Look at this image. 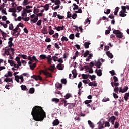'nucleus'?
Wrapping results in <instances>:
<instances>
[{
  "label": "nucleus",
  "instance_id": "1",
  "mask_svg": "<svg viewBox=\"0 0 129 129\" xmlns=\"http://www.w3.org/2000/svg\"><path fill=\"white\" fill-rule=\"evenodd\" d=\"M31 115L35 121H42L46 117V112L39 106H34L31 112Z\"/></svg>",
  "mask_w": 129,
  "mask_h": 129
},
{
  "label": "nucleus",
  "instance_id": "6",
  "mask_svg": "<svg viewBox=\"0 0 129 129\" xmlns=\"http://www.w3.org/2000/svg\"><path fill=\"white\" fill-rule=\"evenodd\" d=\"M30 21L31 22V24L33 23L35 24V23H37L38 22V20H39V17L38 16H36L35 14H32L30 16Z\"/></svg>",
  "mask_w": 129,
  "mask_h": 129
},
{
  "label": "nucleus",
  "instance_id": "4",
  "mask_svg": "<svg viewBox=\"0 0 129 129\" xmlns=\"http://www.w3.org/2000/svg\"><path fill=\"white\" fill-rule=\"evenodd\" d=\"M113 34H115L117 37V38H119V39H121L123 37V33H121V32L118 30H115L114 29L113 31Z\"/></svg>",
  "mask_w": 129,
  "mask_h": 129
},
{
  "label": "nucleus",
  "instance_id": "2",
  "mask_svg": "<svg viewBox=\"0 0 129 129\" xmlns=\"http://www.w3.org/2000/svg\"><path fill=\"white\" fill-rule=\"evenodd\" d=\"M19 57L22 56V58L24 59V60H27L28 59V61H35V62H39V60L37 59L36 56L31 55V54H29L28 56L25 54H19Z\"/></svg>",
  "mask_w": 129,
  "mask_h": 129
},
{
  "label": "nucleus",
  "instance_id": "34",
  "mask_svg": "<svg viewBox=\"0 0 129 129\" xmlns=\"http://www.w3.org/2000/svg\"><path fill=\"white\" fill-rule=\"evenodd\" d=\"M124 13H126V12H123V11H121L120 12V14H119L120 17H126V14Z\"/></svg>",
  "mask_w": 129,
  "mask_h": 129
},
{
  "label": "nucleus",
  "instance_id": "32",
  "mask_svg": "<svg viewBox=\"0 0 129 129\" xmlns=\"http://www.w3.org/2000/svg\"><path fill=\"white\" fill-rule=\"evenodd\" d=\"M42 34L45 35V34H48V30H47V28L44 27L42 31Z\"/></svg>",
  "mask_w": 129,
  "mask_h": 129
},
{
  "label": "nucleus",
  "instance_id": "42",
  "mask_svg": "<svg viewBox=\"0 0 129 129\" xmlns=\"http://www.w3.org/2000/svg\"><path fill=\"white\" fill-rule=\"evenodd\" d=\"M119 10V7H117L115 9V11L114 12V14L115 15V16H117V13H118V10Z\"/></svg>",
  "mask_w": 129,
  "mask_h": 129
},
{
  "label": "nucleus",
  "instance_id": "18",
  "mask_svg": "<svg viewBox=\"0 0 129 129\" xmlns=\"http://www.w3.org/2000/svg\"><path fill=\"white\" fill-rule=\"evenodd\" d=\"M116 120V117H115L114 116H112L109 117L108 121L109 122L115 121Z\"/></svg>",
  "mask_w": 129,
  "mask_h": 129
},
{
  "label": "nucleus",
  "instance_id": "50",
  "mask_svg": "<svg viewBox=\"0 0 129 129\" xmlns=\"http://www.w3.org/2000/svg\"><path fill=\"white\" fill-rule=\"evenodd\" d=\"M110 126V124H109V121H106L105 122V127H109Z\"/></svg>",
  "mask_w": 129,
  "mask_h": 129
},
{
  "label": "nucleus",
  "instance_id": "16",
  "mask_svg": "<svg viewBox=\"0 0 129 129\" xmlns=\"http://www.w3.org/2000/svg\"><path fill=\"white\" fill-rule=\"evenodd\" d=\"M12 35L14 36V37H16V38H18V37L20 35V32L13 31Z\"/></svg>",
  "mask_w": 129,
  "mask_h": 129
},
{
  "label": "nucleus",
  "instance_id": "60",
  "mask_svg": "<svg viewBox=\"0 0 129 129\" xmlns=\"http://www.w3.org/2000/svg\"><path fill=\"white\" fill-rule=\"evenodd\" d=\"M71 17L74 20H75L76 18H77V14H76V13H73V14L72 15V17Z\"/></svg>",
  "mask_w": 129,
  "mask_h": 129
},
{
  "label": "nucleus",
  "instance_id": "53",
  "mask_svg": "<svg viewBox=\"0 0 129 129\" xmlns=\"http://www.w3.org/2000/svg\"><path fill=\"white\" fill-rule=\"evenodd\" d=\"M92 102V100H87L84 101L85 104H89V103H91Z\"/></svg>",
  "mask_w": 129,
  "mask_h": 129
},
{
  "label": "nucleus",
  "instance_id": "57",
  "mask_svg": "<svg viewBox=\"0 0 129 129\" xmlns=\"http://www.w3.org/2000/svg\"><path fill=\"white\" fill-rule=\"evenodd\" d=\"M8 63L11 65V66H13L14 64V62L13 60H10V59H8Z\"/></svg>",
  "mask_w": 129,
  "mask_h": 129
},
{
  "label": "nucleus",
  "instance_id": "7",
  "mask_svg": "<svg viewBox=\"0 0 129 129\" xmlns=\"http://www.w3.org/2000/svg\"><path fill=\"white\" fill-rule=\"evenodd\" d=\"M54 28L53 30H56V31H58V32H60V31H63L65 29V26H58L57 27H56V26H54Z\"/></svg>",
  "mask_w": 129,
  "mask_h": 129
},
{
  "label": "nucleus",
  "instance_id": "36",
  "mask_svg": "<svg viewBox=\"0 0 129 129\" xmlns=\"http://www.w3.org/2000/svg\"><path fill=\"white\" fill-rule=\"evenodd\" d=\"M73 6L74 7L73 9L74 11H75V10H78L79 9V7H78V5H76V4L74 3L73 4Z\"/></svg>",
  "mask_w": 129,
  "mask_h": 129
},
{
  "label": "nucleus",
  "instance_id": "64",
  "mask_svg": "<svg viewBox=\"0 0 129 129\" xmlns=\"http://www.w3.org/2000/svg\"><path fill=\"white\" fill-rule=\"evenodd\" d=\"M75 12L79 14H81V13H82V10L81 9V8H80L78 9V11H75Z\"/></svg>",
  "mask_w": 129,
  "mask_h": 129
},
{
  "label": "nucleus",
  "instance_id": "39",
  "mask_svg": "<svg viewBox=\"0 0 129 129\" xmlns=\"http://www.w3.org/2000/svg\"><path fill=\"white\" fill-rule=\"evenodd\" d=\"M114 127V128H118V127H119V123L117 121H116L115 122Z\"/></svg>",
  "mask_w": 129,
  "mask_h": 129
},
{
  "label": "nucleus",
  "instance_id": "59",
  "mask_svg": "<svg viewBox=\"0 0 129 129\" xmlns=\"http://www.w3.org/2000/svg\"><path fill=\"white\" fill-rule=\"evenodd\" d=\"M121 9L123 13H126V6H121Z\"/></svg>",
  "mask_w": 129,
  "mask_h": 129
},
{
  "label": "nucleus",
  "instance_id": "11",
  "mask_svg": "<svg viewBox=\"0 0 129 129\" xmlns=\"http://www.w3.org/2000/svg\"><path fill=\"white\" fill-rule=\"evenodd\" d=\"M46 59L47 60V62L48 64L51 65V64H52V60L53 59V58L52 57V56L48 55V56H46Z\"/></svg>",
  "mask_w": 129,
  "mask_h": 129
},
{
  "label": "nucleus",
  "instance_id": "12",
  "mask_svg": "<svg viewBox=\"0 0 129 129\" xmlns=\"http://www.w3.org/2000/svg\"><path fill=\"white\" fill-rule=\"evenodd\" d=\"M56 67L58 70H63L64 69V65L62 63L58 64Z\"/></svg>",
  "mask_w": 129,
  "mask_h": 129
},
{
  "label": "nucleus",
  "instance_id": "14",
  "mask_svg": "<svg viewBox=\"0 0 129 129\" xmlns=\"http://www.w3.org/2000/svg\"><path fill=\"white\" fill-rule=\"evenodd\" d=\"M72 74H73V78H76L77 76V72L76 71V69H74L72 71Z\"/></svg>",
  "mask_w": 129,
  "mask_h": 129
},
{
  "label": "nucleus",
  "instance_id": "37",
  "mask_svg": "<svg viewBox=\"0 0 129 129\" xmlns=\"http://www.w3.org/2000/svg\"><path fill=\"white\" fill-rule=\"evenodd\" d=\"M34 92H35V88H31L29 89V93H30L31 94H33V93H34Z\"/></svg>",
  "mask_w": 129,
  "mask_h": 129
},
{
  "label": "nucleus",
  "instance_id": "40",
  "mask_svg": "<svg viewBox=\"0 0 129 129\" xmlns=\"http://www.w3.org/2000/svg\"><path fill=\"white\" fill-rule=\"evenodd\" d=\"M89 77L91 79V80H95V78H96V76L93 75L91 76V75H89Z\"/></svg>",
  "mask_w": 129,
  "mask_h": 129
},
{
  "label": "nucleus",
  "instance_id": "58",
  "mask_svg": "<svg viewBox=\"0 0 129 129\" xmlns=\"http://www.w3.org/2000/svg\"><path fill=\"white\" fill-rule=\"evenodd\" d=\"M72 16V14H71V12L70 11H69L67 12V18L68 19H70V17Z\"/></svg>",
  "mask_w": 129,
  "mask_h": 129
},
{
  "label": "nucleus",
  "instance_id": "31",
  "mask_svg": "<svg viewBox=\"0 0 129 129\" xmlns=\"http://www.w3.org/2000/svg\"><path fill=\"white\" fill-rule=\"evenodd\" d=\"M39 58L41 60H45V59H46L47 56L45 54H41L40 55Z\"/></svg>",
  "mask_w": 129,
  "mask_h": 129
},
{
  "label": "nucleus",
  "instance_id": "48",
  "mask_svg": "<svg viewBox=\"0 0 129 129\" xmlns=\"http://www.w3.org/2000/svg\"><path fill=\"white\" fill-rule=\"evenodd\" d=\"M53 38H54V39H58L59 37V33H56L55 34L52 35Z\"/></svg>",
  "mask_w": 129,
  "mask_h": 129
},
{
  "label": "nucleus",
  "instance_id": "27",
  "mask_svg": "<svg viewBox=\"0 0 129 129\" xmlns=\"http://www.w3.org/2000/svg\"><path fill=\"white\" fill-rule=\"evenodd\" d=\"M128 97H129V93H125L124 97V98L125 101H127V100H128Z\"/></svg>",
  "mask_w": 129,
  "mask_h": 129
},
{
  "label": "nucleus",
  "instance_id": "10",
  "mask_svg": "<svg viewBox=\"0 0 129 129\" xmlns=\"http://www.w3.org/2000/svg\"><path fill=\"white\" fill-rule=\"evenodd\" d=\"M95 73L97 74L98 76H101V75H102V70L101 69H99V70L96 69L95 71Z\"/></svg>",
  "mask_w": 129,
  "mask_h": 129
},
{
  "label": "nucleus",
  "instance_id": "29",
  "mask_svg": "<svg viewBox=\"0 0 129 129\" xmlns=\"http://www.w3.org/2000/svg\"><path fill=\"white\" fill-rule=\"evenodd\" d=\"M4 81H5V82H11V81H12L13 82V78H6V79H4Z\"/></svg>",
  "mask_w": 129,
  "mask_h": 129
},
{
  "label": "nucleus",
  "instance_id": "62",
  "mask_svg": "<svg viewBox=\"0 0 129 129\" xmlns=\"http://www.w3.org/2000/svg\"><path fill=\"white\" fill-rule=\"evenodd\" d=\"M69 39H70V40H74V34H71L69 36Z\"/></svg>",
  "mask_w": 129,
  "mask_h": 129
},
{
  "label": "nucleus",
  "instance_id": "35",
  "mask_svg": "<svg viewBox=\"0 0 129 129\" xmlns=\"http://www.w3.org/2000/svg\"><path fill=\"white\" fill-rule=\"evenodd\" d=\"M52 101H53V102H55V103H58V102L60 101V100L57 98H53L52 99Z\"/></svg>",
  "mask_w": 129,
  "mask_h": 129
},
{
  "label": "nucleus",
  "instance_id": "20",
  "mask_svg": "<svg viewBox=\"0 0 129 129\" xmlns=\"http://www.w3.org/2000/svg\"><path fill=\"white\" fill-rule=\"evenodd\" d=\"M42 8H44L45 11H48L50 8V4H46L45 6H42Z\"/></svg>",
  "mask_w": 129,
  "mask_h": 129
},
{
  "label": "nucleus",
  "instance_id": "41",
  "mask_svg": "<svg viewBox=\"0 0 129 129\" xmlns=\"http://www.w3.org/2000/svg\"><path fill=\"white\" fill-rule=\"evenodd\" d=\"M55 87L56 88H62V84H60L59 83H57L55 84Z\"/></svg>",
  "mask_w": 129,
  "mask_h": 129
},
{
  "label": "nucleus",
  "instance_id": "22",
  "mask_svg": "<svg viewBox=\"0 0 129 129\" xmlns=\"http://www.w3.org/2000/svg\"><path fill=\"white\" fill-rule=\"evenodd\" d=\"M52 10H54V11H56V10H58V9H60V5H56L55 6V4H53L52 7Z\"/></svg>",
  "mask_w": 129,
  "mask_h": 129
},
{
  "label": "nucleus",
  "instance_id": "33",
  "mask_svg": "<svg viewBox=\"0 0 129 129\" xmlns=\"http://www.w3.org/2000/svg\"><path fill=\"white\" fill-rule=\"evenodd\" d=\"M9 12L10 13H16L17 10H16V8H11L9 9Z\"/></svg>",
  "mask_w": 129,
  "mask_h": 129
},
{
  "label": "nucleus",
  "instance_id": "30",
  "mask_svg": "<svg viewBox=\"0 0 129 129\" xmlns=\"http://www.w3.org/2000/svg\"><path fill=\"white\" fill-rule=\"evenodd\" d=\"M90 45V42H85L84 44V46L85 49H88L89 48V45Z\"/></svg>",
  "mask_w": 129,
  "mask_h": 129
},
{
  "label": "nucleus",
  "instance_id": "3",
  "mask_svg": "<svg viewBox=\"0 0 129 129\" xmlns=\"http://www.w3.org/2000/svg\"><path fill=\"white\" fill-rule=\"evenodd\" d=\"M128 90V87L125 86L123 89L122 87H115L114 89V91L115 93H124V92H126Z\"/></svg>",
  "mask_w": 129,
  "mask_h": 129
},
{
  "label": "nucleus",
  "instance_id": "52",
  "mask_svg": "<svg viewBox=\"0 0 129 129\" xmlns=\"http://www.w3.org/2000/svg\"><path fill=\"white\" fill-rule=\"evenodd\" d=\"M21 15L22 17H27V12H25V10L23 9V11H22Z\"/></svg>",
  "mask_w": 129,
  "mask_h": 129
},
{
  "label": "nucleus",
  "instance_id": "51",
  "mask_svg": "<svg viewBox=\"0 0 129 129\" xmlns=\"http://www.w3.org/2000/svg\"><path fill=\"white\" fill-rule=\"evenodd\" d=\"M20 87L22 90H23V91L27 90V86H26L25 85H22Z\"/></svg>",
  "mask_w": 129,
  "mask_h": 129
},
{
  "label": "nucleus",
  "instance_id": "23",
  "mask_svg": "<svg viewBox=\"0 0 129 129\" xmlns=\"http://www.w3.org/2000/svg\"><path fill=\"white\" fill-rule=\"evenodd\" d=\"M52 3H54L55 5L60 6V5H61V1L60 0H53Z\"/></svg>",
  "mask_w": 129,
  "mask_h": 129
},
{
  "label": "nucleus",
  "instance_id": "55",
  "mask_svg": "<svg viewBox=\"0 0 129 129\" xmlns=\"http://www.w3.org/2000/svg\"><path fill=\"white\" fill-rule=\"evenodd\" d=\"M23 10H24V12H26L27 13H32V10L31 9H27L25 8H23Z\"/></svg>",
  "mask_w": 129,
  "mask_h": 129
},
{
  "label": "nucleus",
  "instance_id": "9",
  "mask_svg": "<svg viewBox=\"0 0 129 129\" xmlns=\"http://www.w3.org/2000/svg\"><path fill=\"white\" fill-rule=\"evenodd\" d=\"M97 124H98V129H103L104 128L103 125H104V121L101 122V121H99Z\"/></svg>",
  "mask_w": 129,
  "mask_h": 129
},
{
  "label": "nucleus",
  "instance_id": "45",
  "mask_svg": "<svg viewBox=\"0 0 129 129\" xmlns=\"http://www.w3.org/2000/svg\"><path fill=\"white\" fill-rule=\"evenodd\" d=\"M68 41V38L65 36H62L61 38V41L62 42H67Z\"/></svg>",
  "mask_w": 129,
  "mask_h": 129
},
{
  "label": "nucleus",
  "instance_id": "19",
  "mask_svg": "<svg viewBox=\"0 0 129 129\" xmlns=\"http://www.w3.org/2000/svg\"><path fill=\"white\" fill-rule=\"evenodd\" d=\"M88 123L90 127H91L92 129L94 128V127H95L94 124H93V123H92V122H91V121L88 120Z\"/></svg>",
  "mask_w": 129,
  "mask_h": 129
},
{
  "label": "nucleus",
  "instance_id": "63",
  "mask_svg": "<svg viewBox=\"0 0 129 129\" xmlns=\"http://www.w3.org/2000/svg\"><path fill=\"white\" fill-rule=\"evenodd\" d=\"M9 30H10L11 31L14 30V26H13V24L12 23L9 25Z\"/></svg>",
  "mask_w": 129,
  "mask_h": 129
},
{
  "label": "nucleus",
  "instance_id": "56",
  "mask_svg": "<svg viewBox=\"0 0 129 129\" xmlns=\"http://www.w3.org/2000/svg\"><path fill=\"white\" fill-rule=\"evenodd\" d=\"M57 18L58 19H59V20H63V19H64V18H65V16H62L60 14H58L57 15Z\"/></svg>",
  "mask_w": 129,
  "mask_h": 129
},
{
  "label": "nucleus",
  "instance_id": "13",
  "mask_svg": "<svg viewBox=\"0 0 129 129\" xmlns=\"http://www.w3.org/2000/svg\"><path fill=\"white\" fill-rule=\"evenodd\" d=\"M75 103H69L68 108L69 109H72V108H74L75 106Z\"/></svg>",
  "mask_w": 129,
  "mask_h": 129
},
{
  "label": "nucleus",
  "instance_id": "61",
  "mask_svg": "<svg viewBox=\"0 0 129 129\" xmlns=\"http://www.w3.org/2000/svg\"><path fill=\"white\" fill-rule=\"evenodd\" d=\"M37 26H41L42 25V20H39L37 21L36 23Z\"/></svg>",
  "mask_w": 129,
  "mask_h": 129
},
{
  "label": "nucleus",
  "instance_id": "15",
  "mask_svg": "<svg viewBox=\"0 0 129 129\" xmlns=\"http://www.w3.org/2000/svg\"><path fill=\"white\" fill-rule=\"evenodd\" d=\"M60 123V121H59V120L58 119H55L54 120L53 122H52V124L54 126H56L57 125H58Z\"/></svg>",
  "mask_w": 129,
  "mask_h": 129
},
{
  "label": "nucleus",
  "instance_id": "26",
  "mask_svg": "<svg viewBox=\"0 0 129 129\" xmlns=\"http://www.w3.org/2000/svg\"><path fill=\"white\" fill-rule=\"evenodd\" d=\"M82 77L83 79H88V77H89V74H83L82 75Z\"/></svg>",
  "mask_w": 129,
  "mask_h": 129
},
{
  "label": "nucleus",
  "instance_id": "5",
  "mask_svg": "<svg viewBox=\"0 0 129 129\" xmlns=\"http://www.w3.org/2000/svg\"><path fill=\"white\" fill-rule=\"evenodd\" d=\"M42 73H43L46 77H52V74L50 73L49 72H48V69H46L45 70H40L39 71V74H42Z\"/></svg>",
  "mask_w": 129,
  "mask_h": 129
},
{
  "label": "nucleus",
  "instance_id": "8",
  "mask_svg": "<svg viewBox=\"0 0 129 129\" xmlns=\"http://www.w3.org/2000/svg\"><path fill=\"white\" fill-rule=\"evenodd\" d=\"M102 65V63H101L99 59H98L97 61H95V66H96L97 68H100V66H101Z\"/></svg>",
  "mask_w": 129,
  "mask_h": 129
},
{
  "label": "nucleus",
  "instance_id": "54",
  "mask_svg": "<svg viewBox=\"0 0 129 129\" xmlns=\"http://www.w3.org/2000/svg\"><path fill=\"white\" fill-rule=\"evenodd\" d=\"M104 13L106 14V15H108V14L110 13V9L105 10Z\"/></svg>",
  "mask_w": 129,
  "mask_h": 129
},
{
  "label": "nucleus",
  "instance_id": "24",
  "mask_svg": "<svg viewBox=\"0 0 129 129\" xmlns=\"http://www.w3.org/2000/svg\"><path fill=\"white\" fill-rule=\"evenodd\" d=\"M106 55L109 57V58H111V59L113 58V55H112V53H110V51H107Z\"/></svg>",
  "mask_w": 129,
  "mask_h": 129
},
{
  "label": "nucleus",
  "instance_id": "17",
  "mask_svg": "<svg viewBox=\"0 0 129 129\" xmlns=\"http://www.w3.org/2000/svg\"><path fill=\"white\" fill-rule=\"evenodd\" d=\"M56 69V68H55V64H51L50 67L48 69V70H49V71H54Z\"/></svg>",
  "mask_w": 129,
  "mask_h": 129
},
{
  "label": "nucleus",
  "instance_id": "46",
  "mask_svg": "<svg viewBox=\"0 0 129 129\" xmlns=\"http://www.w3.org/2000/svg\"><path fill=\"white\" fill-rule=\"evenodd\" d=\"M71 97V94L68 93L64 96V99H68Z\"/></svg>",
  "mask_w": 129,
  "mask_h": 129
},
{
  "label": "nucleus",
  "instance_id": "28",
  "mask_svg": "<svg viewBox=\"0 0 129 129\" xmlns=\"http://www.w3.org/2000/svg\"><path fill=\"white\" fill-rule=\"evenodd\" d=\"M37 66V64L36 63H33V64L30 65L29 67L31 70H34L35 67Z\"/></svg>",
  "mask_w": 129,
  "mask_h": 129
},
{
  "label": "nucleus",
  "instance_id": "49",
  "mask_svg": "<svg viewBox=\"0 0 129 129\" xmlns=\"http://www.w3.org/2000/svg\"><path fill=\"white\" fill-rule=\"evenodd\" d=\"M29 0H24V2L23 3V6H27V5H29L30 4V2H28Z\"/></svg>",
  "mask_w": 129,
  "mask_h": 129
},
{
  "label": "nucleus",
  "instance_id": "38",
  "mask_svg": "<svg viewBox=\"0 0 129 129\" xmlns=\"http://www.w3.org/2000/svg\"><path fill=\"white\" fill-rule=\"evenodd\" d=\"M4 53L5 54V55H7V56H8L9 55H10V49L8 48H6L5 50L4 51Z\"/></svg>",
  "mask_w": 129,
  "mask_h": 129
},
{
  "label": "nucleus",
  "instance_id": "21",
  "mask_svg": "<svg viewBox=\"0 0 129 129\" xmlns=\"http://www.w3.org/2000/svg\"><path fill=\"white\" fill-rule=\"evenodd\" d=\"M34 79H35L36 81L38 80H40L41 81H42V80H43V78H42V77H41L40 75H36Z\"/></svg>",
  "mask_w": 129,
  "mask_h": 129
},
{
  "label": "nucleus",
  "instance_id": "43",
  "mask_svg": "<svg viewBox=\"0 0 129 129\" xmlns=\"http://www.w3.org/2000/svg\"><path fill=\"white\" fill-rule=\"evenodd\" d=\"M15 80L19 83L20 82V76L19 75H16L15 76Z\"/></svg>",
  "mask_w": 129,
  "mask_h": 129
},
{
  "label": "nucleus",
  "instance_id": "25",
  "mask_svg": "<svg viewBox=\"0 0 129 129\" xmlns=\"http://www.w3.org/2000/svg\"><path fill=\"white\" fill-rule=\"evenodd\" d=\"M1 35H2V36H3L2 39H4V40L5 41H6V40H7V39H6V38H7V33H6L5 32L3 31V32L1 33Z\"/></svg>",
  "mask_w": 129,
  "mask_h": 129
},
{
  "label": "nucleus",
  "instance_id": "44",
  "mask_svg": "<svg viewBox=\"0 0 129 129\" xmlns=\"http://www.w3.org/2000/svg\"><path fill=\"white\" fill-rule=\"evenodd\" d=\"M89 55V51L88 50H86L85 53H84V58H86V57H87V55Z\"/></svg>",
  "mask_w": 129,
  "mask_h": 129
},
{
  "label": "nucleus",
  "instance_id": "47",
  "mask_svg": "<svg viewBox=\"0 0 129 129\" xmlns=\"http://www.w3.org/2000/svg\"><path fill=\"white\" fill-rule=\"evenodd\" d=\"M110 99L108 98L105 97L102 100V102H106L109 101Z\"/></svg>",
  "mask_w": 129,
  "mask_h": 129
}]
</instances>
